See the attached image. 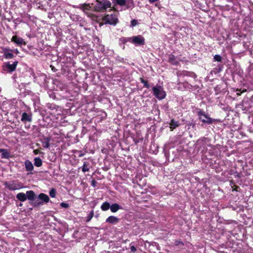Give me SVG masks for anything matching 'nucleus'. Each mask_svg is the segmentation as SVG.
Listing matches in <instances>:
<instances>
[{
	"label": "nucleus",
	"mask_w": 253,
	"mask_h": 253,
	"mask_svg": "<svg viewBox=\"0 0 253 253\" xmlns=\"http://www.w3.org/2000/svg\"><path fill=\"white\" fill-rule=\"evenodd\" d=\"M111 2L108 0H96L91 3L83 4L82 7L85 10H94L97 11H101L110 7Z\"/></svg>",
	"instance_id": "1"
},
{
	"label": "nucleus",
	"mask_w": 253,
	"mask_h": 253,
	"mask_svg": "<svg viewBox=\"0 0 253 253\" xmlns=\"http://www.w3.org/2000/svg\"><path fill=\"white\" fill-rule=\"evenodd\" d=\"M153 95L159 100H162L166 96V92L162 86L156 85L152 88Z\"/></svg>",
	"instance_id": "2"
},
{
	"label": "nucleus",
	"mask_w": 253,
	"mask_h": 253,
	"mask_svg": "<svg viewBox=\"0 0 253 253\" xmlns=\"http://www.w3.org/2000/svg\"><path fill=\"white\" fill-rule=\"evenodd\" d=\"M103 20L105 24L115 26L119 22L118 15L117 14H107L103 18Z\"/></svg>",
	"instance_id": "3"
},
{
	"label": "nucleus",
	"mask_w": 253,
	"mask_h": 253,
	"mask_svg": "<svg viewBox=\"0 0 253 253\" xmlns=\"http://www.w3.org/2000/svg\"><path fill=\"white\" fill-rule=\"evenodd\" d=\"M6 188L11 191H15L23 188L22 184L17 181L12 180L9 182H5L4 184Z\"/></svg>",
	"instance_id": "4"
},
{
	"label": "nucleus",
	"mask_w": 253,
	"mask_h": 253,
	"mask_svg": "<svg viewBox=\"0 0 253 253\" xmlns=\"http://www.w3.org/2000/svg\"><path fill=\"white\" fill-rule=\"evenodd\" d=\"M128 40L136 45H143L145 44V39L141 35L128 38Z\"/></svg>",
	"instance_id": "5"
},
{
	"label": "nucleus",
	"mask_w": 253,
	"mask_h": 253,
	"mask_svg": "<svg viewBox=\"0 0 253 253\" xmlns=\"http://www.w3.org/2000/svg\"><path fill=\"white\" fill-rule=\"evenodd\" d=\"M17 64V61H14L12 64H10L9 62L4 63L2 66V69L6 72H12L15 71Z\"/></svg>",
	"instance_id": "6"
},
{
	"label": "nucleus",
	"mask_w": 253,
	"mask_h": 253,
	"mask_svg": "<svg viewBox=\"0 0 253 253\" xmlns=\"http://www.w3.org/2000/svg\"><path fill=\"white\" fill-rule=\"evenodd\" d=\"M198 115L199 119L204 123L211 124L213 123V120L205 114V112L202 110L198 111Z\"/></svg>",
	"instance_id": "7"
},
{
	"label": "nucleus",
	"mask_w": 253,
	"mask_h": 253,
	"mask_svg": "<svg viewBox=\"0 0 253 253\" xmlns=\"http://www.w3.org/2000/svg\"><path fill=\"white\" fill-rule=\"evenodd\" d=\"M12 51V50L9 48H3L2 49V53L4 54V56L7 59H12L14 57Z\"/></svg>",
	"instance_id": "8"
},
{
	"label": "nucleus",
	"mask_w": 253,
	"mask_h": 253,
	"mask_svg": "<svg viewBox=\"0 0 253 253\" xmlns=\"http://www.w3.org/2000/svg\"><path fill=\"white\" fill-rule=\"evenodd\" d=\"M11 41L13 42H14L15 43H16L18 45H21L22 44L26 45V43L25 41H24V40L18 37L17 36H14L12 37L11 39Z\"/></svg>",
	"instance_id": "9"
},
{
	"label": "nucleus",
	"mask_w": 253,
	"mask_h": 253,
	"mask_svg": "<svg viewBox=\"0 0 253 253\" xmlns=\"http://www.w3.org/2000/svg\"><path fill=\"white\" fill-rule=\"evenodd\" d=\"M21 121L22 122H25L26 121L31 122L32 121V117L31 114H29L26 112H24L22 114V117Z\"/></svg>",
	"instance_id": "10"
},
{
	"label": "nucleus",
	"mask_w": 253,
	"mask_h": 253,
	"mask_svg": "<svg viewBox=\"0 0 253 253\" xmlns=\"http://www.w3.org/2000/svg\"><path fill=\"white\" fill-rule=\"evenodd\" d=\"M119 219L114 216H110L106 220L107 223L115 224L118 222Z\"/></svg>",
	"instance_id": "11"
},
{
	"label": "nucleus",
	"mask_w": 253,
	"mask_h": 253,
	"mask_svg": "<svg viewBox=\"0 0 253 253\" xmlns=\"http://www.w3.org/2000/svg\"><path fill=\"white\" fill-rule=\"evenodd\" d=\"M168 61L173 65H176L179 63L176 57L172 54L169 55Z\"/></svg>",
	"instance_id": "12"
},
{
	"label": "nucleus",
	"mask_w": 253,
	"mask_h": 253,
	"mask_svg": "<svg viewBox=\"0 0 253 253\" xmlns=\"http://www.w3.org/2000/svg\"><path fill=\"white\" fill-rule=\"evenodd\" d=\"M38 199L41 200V202H43V204L44 203H47L49 201L48 196L44 193L40 194L38 196Z\"/></svg>",
	"instance_id": "13"
},
{
	"label": "nucleus",
	"mask_w": 253,
	"mask_h": 253,
	"mask_svg": "<svg viewBox=\"0 0 253 253\" xmlns=\"http://www.w3.org/2000/svg\"><path fill=\"white\" fill-rule=\"evenodd\" d=\"M26 197L27 199L30 201H34L36 198V195L35 192L32 190L27 191L26 192Z\"/></svg>",
	"instance_id": "14"
},
{
	"label": "nucleus",
	"mask_w": 253,
	"mask_h": 253,
	"mask_svg": "<svg viewBox=\"0 0 253 253\" xmlns=\"http://www.w3.org/2000/svg\"><path fill=\"white\" fill-rule=\"evenodd\" d=\"M25 166L26 170L27 171H32L34 169V166L33 164L28 160H27L25 161Z\"/></svg>",
	"instance_id": "15"
},
{
	"label": "nucleus",
	"mask_w": 253,
	"mask_h": 253,
	"mask_svg": "<svg viewBox=\"0 0 253 253\" xmlns=\"http://www.w3.org/2000/svg\"><path fill=\"white\" fill-rule=\"evenodd\" d=\"M110 210L112 212H116L118 210L122 209V208L119 204L117 203L113 204L112 205H110Z\"/></svg>",
	"instance_id": "16"
},
{
	"label": "nucleus",
	"mask_w": 253,
	"mask_h": 253,
	"mask_svg": "<svg viewBox=\"0 0 253 253\" xmlns=\"http://www.w3.org/2000/svg\"><path fill=\"white\" fill-rule=\"evenodd\" d=\"M170 128L171 130H173V129L178 127L179 125V123L178 121H175L173 119L171 120L170 123Z\"/></svg>",
	"instance_id": "17"
},
{
	"label": "nucleus",
	"mask_w": 253,
	"mask_h": 253,
	"mask_svg": "<svg viewBox=\"0 0 253 253\" xmlns=\"http://www.w3.org/2000/svg\"><path fill=\"white\" fill-rule=\"evenodd\" d=\"M16 198L21 202H24L27 200L26 195L24 193H19L16 195Z\"/></svg>",
	"instance_id": "18"
},
{
	"label": "nucleus",
	"mask_w": 253,
	"mask_h": 253,
	"mask_svg": "<svg viewBox=\"0 0 253 253\" xmlns=\"http://www.w3.org/2000/svg\"><path fill=\"white\" fill-rule=\"evenodd\" d=\"M0 152H1V157L2 158L7 159L9 157V154L6 149H0Z\"/></svg>",
	"instance_id": "19"
},
{
	"label": "nucleus",
	"mask_w": 253,
	"mask_h": 253,
	"mask_svg": "<svg viewBox=\"0 0 253 253\" xmlns=\"http://www.w3.org/2000/svg\"><path fill=\"white\" fill-rule=\"evenodd\" d=\"M42 160L39 157H36L34 159V165L37 167H40L42 166Z\"/></svg>",
	"instance_id": "20"
},
{
	"label": "nucleus",
	"mask_w": 253,
	"mask_h": 253,
	"mask_svg": "<svg viewBox=\"0 0 253 253\" xmlns=\"http://www.w3.org/2000/svg\"><path fill=\"white\" fill-rule=\"evenodd\" d=\"M110 204L107 202H104L101 206V209L103 211H107L110 209Z\"/></svg>",
	"instance_id": "21"
},
{
	"label": "nucleus",
	"mask_w": 253,
	"mask_h": 253,
	"mask_svg": "<svg viewBox=\"0 0 253 253\" xmlns=\"http://www.w3.org/2000/svg\"><path fill=\"white\" fill-rule=\"evenodd\" d=\"M49 139L48 138H44L42 141V146L44 148H48L49 146Z\"/></svg>",
	"instance_id": "22"
},
{
	"label": "nucleus",
	"mask_w": 253,
	"mask_h": 253,
	"mask_svg": "<svg viewBox=\"0 0 253 253\" xmlns=\"http://www.w3.org/2000/svg\"><path fill=\"white\" fill-rule=\"evenodd\" d=\"M46 107L51 110H57L58 107L53 103H47Z\"/></svg>",
	"instance_id": "23"
},
{
	"label": "nucleus",
	"mask_w": 253,
	"mask_h": 253,
	"mask_svg": "<svg viewBox=\"0 0 253 253\" xmlns=\"http://www.w3.org/2000/svg\"><path fill=\"white\" fill-rule=\"evenodd\" d=\"M191 74H192V73H190V72L186 71H183L180 72L178 74V76H179V77H182V76H191Z\"/></svg>",
	"instance_id": "24"
},
{
	"label": "nucleus",
	"mask_w": 253,
	"mask_h": 253,
	"mask_svg": "<svg viewBox=\"0 0 253 253\" xmlns=\"http://www.w3.org/2000/svg\"><path fill=\"white\" fill-rule=\"evenodd\" d=\"M124 6H126L127 8L133 7V0H126V3Z\"/></svg>",
	"instance_id": "25"
},
{
	"label": "nucleus",
	"mask_w": 253,
	"mask_h": 253,
	"mask_svg": "<svg viewBox=\"0 0 253 253\" xmlns=\"http://www.w3.org/2000/svg\"><path fill=\"white\" fill-rule=\"evenodd\" d=\"M36 198H35V200L33 201V205L34 207H40L42 205H43V202H41L39 201V200H36Z\"/></svg>",
	"instance_id": "26"
},
{
	"label": "nucleus",
	"mask_w": 253,
	"mask_h": 253,
	"mask_svg": "<svg viewBox=\"0 0 253 253\" xmlns=\"http://www.w3.org/2000/svg\"><path fill=\"white\" fill-rule=\"evenodd\" d=\"M88 163L87 162H84V165L82 167V171L84 172L88 171H89V168H87V166L88 165Z\"/></svg>",
	"instance_id": "27"
},
{
	"label": "nucleus",
	"mask_w": 253,
	"mask_h": 253,
	"mask_svg": "<svg viewBox=\"0 0 253 253\" xmlns=\"http://www.w3.org/2000/svg\"><path fill=\"white\" fill-rule=\"evenodd\" d=\"M49 194L51 198H55L56 195V191L54 188H51L49 191Z\"/></svg>",
	"instance_id": "28"
},
{
	"label": "nucleus",
	"mask_w": 253,
	"mask_h": 253,
	"mask_svg": "<svg viewBox=\"0 0 253 253\" xmlns=\"http://www.w3.org/2000/svg\"><path fill=\"white\" fill-rule=\"evenodd\" d=\"M93 215H94V212H93V211H92L88 214V215L86 217V222H89L91 219V218L93 217Z\"/></svg>",
	"instance_id": "29"
},
{
	"label": "nucleus",
	"mask_w": 253,
	"mask_h": 253,
	"mask_svg": "<svg viewBox=\"0 0 253 253\" xmlns=\"http://www.w3.org/2000/svg\"><path fill=\"white\" fill-rule=\"evenodd\" d=\"M116 3L120 6H124L126 3V0H115Z\"/></svg>",
	"instance_id": "30"
},
{
	"label": "nucleus",
	"mask_w": 253,
	"mask_h": 253,
	"mask_svg": "<svg viewBox=\"0 0 253 253\" xmlns=\"http://www.w3.org/2000/svg\"><path fill=\"white\" fill-rule=\"evenodd\" d=\"M140 82L144 84V86L147 88H149L150 86L148 84L147 82L145 81L143 78H141L140 79Z\"/></svg>",
	"instance_id": "31"
},
{
	"label": "nucleus",
	"mask_w": 253,
	"mask_h": 253,
	"mask_svg": "<svg viewBox=\"0 0 253 253\" xmlns=\"http://www.w3.org/2000/svg\"><path fill=\"white\" fill-rule=\"evenodd\" d=\"M213 59L214 61L221 62L222 60V57L220 55L216 54L214 56Z\"/></svg>",
	"instance_id": "32"
},
{
	"label": "nucleus",
	"mask_w": 253,
	"mask_h": 253,
	"mask_svg": "<svg viewBox=\"0 0 253 253\" xmlns=\"http://www.w3.org/2000/svg\"><path fill=\"white\" fill-rule=\"evenodd\" d=\"M138 24V22L137 20H136L135 19H133L131 21L130 26L131 27H133Z\"/></svg>",
	"instance_id": "33"
},
{
	"label": "nucleus",
	"mask_w": 253,
	"mask_h": 253,
	"mask_svg": "<svg viewBox=\"0 0 253 253\" xmlns=\"http://www.w3.org/2000/svg\"><path fill=\"white\" fill-rule=\"evenodd\" d=\"M60 206L62 207V208H68L69 207V205L68 204L66 203H64V202H62L60 204Z\"/></svg>",
	"instance_id": "34"
},
{
	"label": "nucleus",
	"mask_w": 253,
	"mask_h": 253,
	"mask_svg": "<svg viewBox=\"0 0 253 253\" xmlns=\"http://www.w3.org/2000/svg\"><path fill=\"white\" fill-rule=\"evenodd\" d=\"M131 244H132V243H131V244H130V252H131V253H135V252H136V248H135L134 246H131Z\"/></svg>",
	"instance_id": "35"
},
{
	"label": "nucleus",
	"mask_w": 253,
	"mask_h": 253,
	"mask_svg": "<svg viewBox=\"0 0 253 253\" xmlns=\"http://www.w3.org/2000/svg\"><path fill=\"white\" fill-rule=\"evenodd\" d=\"M97 181L93 179L91 181V184L93 187H95L96 185Z\"/></svg>",
	"instance_id": "36"
},
{
	"label": "nucleus",
	"mask_w": 253,
	"mask_h": 253,
	"mask_svg": "<svg viewBox=\"0 0 253 253\" xmlns=\"http://www.w3.org/2000/svg\"><path fill=\"white\" fill-rule=\"evenodd\" d=\"M175 245L176 246H178L179 245H183V243L180 241L177 240V241H175Z\"/></svg>",
	"instance_id": "37"
},
{
	"label": "nucleus",
	"mask_w": 253,
	"mask_h": 253,
	"mask_svg": "<svg viewBox=\"0 0 253 253\" xmlns=\"http://www.w3.org/2000/svg\"><path fill=\"white\" fill-rule=\"evenodd\" d=\"M121 41L122 42H123V43H126V42H129L128 40V38H123L121 39Z\"/></svg>",
	"instance_id": "38"
},
{
	"label": "nucleus",
	"mask_w": 253,
	"mask_h": 253,
	"mask_svg": "<svg viewBox=\"0 0 253 253\" xmlns=\"http://www.w3.org/2000/svg\"><path fill=\"white\" fill-rule=\"evenodd\" d=\"M246 91V90H243V91H240V90H239V89H237V95L238 96H239V95H240L241 94V93H242V92H244V91Z\"/></svg>",
	"instance_id": "39"
},
{
	"label": "nucleus",
	"mask_w": 253,
	"mask_h": 253,
	"mask_svg": "<svg viewBox=\"0 0 253 253\" xmlns=\"http://www.w3.org/2000/svg\"><path fill=\"white\" fill-rule=\"evenodd\" d=\"M149 2L151 3H154L156 1H158L159 0H148Z\"/></svg>",
	"instance_id": "40"
},
{
	"label": "nucleus",
	"mask_w": 253,
	"mask_h": 253,
	"mask_svg": "<svg viewBox=\"0 0 253 253\" xmlns=\"http://www.w3.org/2000/svg\"><path fill=\"white\" fill-rule=\"evenodd\" d=\"M118 60H119L120 61H121H121H123V58H119Z\"/></svg>",
	"instance_id": "41"
},
{
	"label": "nucleus",
	"mask_w": 253,
	"mask_h": 253,
	"mask_svg": "<svg viewBox=\"0 0 253 253\" xmlns=\"http://www.w3.org/2000/svg\"><path fill=\"white\" fill-rule=\"evenodd\" d=\"M16 53H18L19 52L17 49L16 50Z\"/></svg>",
	"instance_id": "42"
}]
</instances>
